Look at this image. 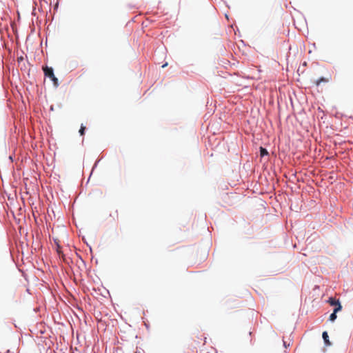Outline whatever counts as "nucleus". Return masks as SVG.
<instances>
[{"mask_svg":"<svg viewBox=\"0 0 353 353\" xmlns=\"http://www.w3.org/2000/svg\"><path fill=\"white\" fill-rule=\"evenodd\" d=\"M43 70L46 77H49L53 82L54 86L59 85L58 79L54 76L53 69L52 68L45 66L43 68Z\"/></svg>","mask_w":353,"mask_h":353,"instance_id":"f257e3e1","label":"nucleus"},{"mask_svg":"<svg viewBox=\"0 0 353 353\" xmlns=\"http://www.w3.org/2000/svg\"><path fill=\"white\" fill-rule=\"evenodd\" d=\"M329 81V78L321 77L316 81V85H319L321 83H327Z\"/></svg>","mask_w":353,"mask_h":353,"instance_id":"39448f33","label":"nucleus"},{"mask_svg":"<svg viewBox=\"0 0 353 353\" xmlns=\"http://www.w3.org/2000/svg\"><path fill=\"white\" fill-rule=\"evenodd\" d=\"M57 252H58V254H59V255L60 256L63 257V252H61V248H60V246H59V245H57Z\"/></svg>","mask_w":353,"mask_h":353,"instance_id":"6e6552de","label":"nucleus"},{"mask_svg":"<svg viewBox=\"0 0 353 353\" xmlns=\"http://www.w3.org/2000/svg\"><path fill=\"white\" fill-rule=\"evenodd\" d=\"M167 65H168V63H165L164 65H163V66H162V67H163V68H165V67H166V66H167Z\"/></svg>","mask_w":353,"mask_h":353,"instance_id":"1a4fd4ad","label":"nucleus"},{"mask_svg":"<svg viewBox=\"0 0 353 353\" xmlns=\"http://www.w3.org/2000/svg\"><path fill=\"white\" fill-rule=\"evenodd\" d=\"M328 302L331 305L335 306V307H338L339 305H341L339 301L334 298H330Z\"/></svg>","mask_w":353,"mask_h":353,"instance_id":"20e7f679","label":"nucleus"},{"mask_svg":"<svg viewBox=\"0 0 353 353\" xmlns=\"http://www.w3.org/2000/svg\"><path fill=\"white\" fill-rule=\"evenodd\" d=\"M342 309V306L341 305H339L338 307H336L334 309V312L333 313H332L330 316V320L331 321H334L336 319V313L338 312H339L340 310H341Z\"/></svg>","mask_w":353,"mask_h":353,"instance_id":"f03ea898","label":"nucleus"},{"mask_svg":"<svg viewBox=\"0 0 353 353\" xmlns=\"http://www.w3.org/2000/svg\"><path fill=\"white\" fill-rule=\"evenodd\" d=\"M260 154L261 157H263L265 155H268V152L267 151V150L265 148H263V147H261L260 148Z\"/></svg>","mask_w":353,"mask_h":353,"instance_id":"423d86ee","label":"nucleus"},{"mask_svg":"<svg viewBox=\"0 0 353 353\" xmlns=\"http://www.w3.org/2000/svg\"><path fill=\"white\" fill-rule=\"evenodd\" d=\"M323 339L326 345H330L331 343L329 341V336L327 332H323L322 334Z\"/></svg>","mask_w":353,"mask_h":353,"instance_id":"7ed1b4c3","label":"nucleus"},{"mask_svg":"<svg viewBox=\"0 0 353 353\" xmlns=\"http://www.w3.org/2000/svg\"><path fill=\"white\" fill-rule=\"evenodd\" d=\"M85 127L81 125V128L79 130V133L81 136L84 135Z\"/></svg>","mask_w":353,"mask_h":353,"instance_id":"0eeeda50","label":"nucleus"}]
</instances>
